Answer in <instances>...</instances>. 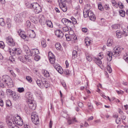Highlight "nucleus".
I'll list each match as a JSON object with an SVG mask.
<instances>
[{"mask_svg": "<svg viewBox=\"0 0 128 128\" xmlns=\"http://www.w3.org/2000/svg\"><path fill=\"white\" fill-rule=\"evenodd\" d=\"M93 12H92L90 10H89L88 11V17L90 18H91V16L92 15H93Z\"/></svg>", "mask_w": 128, "mask_h": 128, "instance_id": "obj_62", "label": "nucleus"}, {"mask_svg": "<svg viewBox=\"0 0 128 128\" xmlns=\"http://www.w3.org/2000/svg\"><path fill=\"white\" fill-rule=\"evenodd\" d=\"M42 88L43 87V86L46 88H47L48 86H49V84L46 79H42Z\"/></svg>", "mask_w": 128, "mask_h": 128, "instance_id": "obj_14", "label": "nucleus"}, {"mask_svg": "<svg viewBox=\"0 0 128 128\" xmlns=\"http://www.w3.org/2000/svg\"><path fill=\"white\" fill-rule=\"evenodd\" d=\"M6 93L12 96L15 94V92H14L12 91V90L10 89H8L6 90Z\"/></svg>", "mask_w": 128, "mask_h": 128, "instance_id": "obj_24", "label": "nucleus"}, {"mask_svg": "<svg viewBox=\"0 0 128 128\" xmlns=\"http://www.w3.org/2000/svg\"><path fill=\"white\" fill-rule=\"evenodd\" d=\"M15 119L14 117L9 116L6 118V122L9 128H19L18 126L16 125Z\"/></svg>", "mask_w": 128, "mask_h": 128, "instance_id": "obj_4", "label": "nucleus"}, {"mask_svg": "<svg viewBox=\"0 0 128 128\" xmlns=\"http://www.w3.org/2000/svg\"><path fill=\"white\" fill-rule=\"evenodd\" d=\"M35 94L37 97H39L41 98L42 97V93L40 90L36 91L34 92Z\"/></svg>", "mask_w": 128, "mask_h": 128, "instance_id": "obj_20", "label": "nucleus"}, {"mask_svg": "<svg viewBox=\"0 0 128 128\" xmlns=\"http://www.w3.org/2000/svg\"><path fill=\"white\" fill-rule=\"evenodd\" d=\"M26 79L29 82H32V78L31 77L29 76H27L26 77Z\"/></svg>", "mask_w": 128, "mask_h": 128, "instance_id": "obj_53", "label": "nucleus"}, {"mask_svg": "<svg viewBox=\"0 0 128 128\" xmlns=\"http://www.w3.org/2000/svg\"><path fill=\"white\" fill-rule=\"evenodd\" d=\"M59 64L56 65V64H54V66L59 73L62 74L63 72V70L61 66H59Z\"/></svg>", "mask_w": 128, "mask_h": 128, "instance_id": "obj_11", "label": "nucleus"}, {"mask_svg": "<svg viewBox=\"0 0 128 128\" xmlns=\"http://www.w3.org/2000/svg\"><path fill=\"white\" fill-rule=\"evenodd\" d=\"M32 110H35L36 107V103L35 101L32 100Z\"/></svg>", "mask_w": 128, "mask_h": 128, "instance_id": "obj_47", "label": "nucleus"}, {"mask_svg": "<svg viewBox=\"0 0 128 128\" xmlns=\"http://www.w3.org/2000/svg\"><path fill=\"white\" fill-rule=\"evenodd\" d=\"M26 96L27 99V101L28 103L32 104V94L30 92H27L26 94Z\"/></svg>", "mask_w": 128, "mask_h": 128, "instance_id": "obj_9", "label": "nucleus"}, {"mask_svg": "<svg viewBox=\"0 0 128 128\" xmlns=\"http://www.w3.org/2000/svg\"><path fill=\"white\" fill-rule=\"evenodd\" d=\"M59 6L61 10L64 12H66L67 10V7L66 6V2L59 3Z\"/></svg>", "mask_w": 128, "mask_h": 128, "instance_id": "obj_10", "label": "nucleus"}, {"mask_svg": "<svg viewBox=\"0 0 128 128\" xmlns=\"http://www.w3.org/2000/svg\"><path fill=\"white\" fill-rule=\"evenodd\" d=\"M70 38L71 41H72L73 42H75L77 40V37L75 34L70 35Z\"/></svg>", "mask_w": 128, "mask_h": 128, "instance_id": "obj_18", "label": "nucleus"}, {"mask_svg": "<svg viewBox=\"0 0 128 128\" xmlns=\"http://www.w3.org/2000/svg\"><path fill=\"white\" fill-rule=\"evenodd\" d=\"M39 53V50L37 49H32V56L38 54Z\"/></svg>", "mask_w": 128, "mask_h": 128, "instance_id": "obj_28", "label": "nucleus"}, {"mask_svg": "<svg viewBox=\"0 0 128 128\" xmlns=\"http://www.w3.org/2000/svg\"><path fill=\"white\" fill-rule=\"evenodd\" d=\"M40 59V57L38 55H36L34 58V59L36 61H38Z\"/></svg>", "mask_w": 128, "mask_h": 128, "instance_id": "obj_58", "label": "nucleus"}, {"mask_svg": "<svg viewBox=\"0 0 128 128\" xmlns=\"http://www.w3.org/2000/svg\"><path fill=\"white\" fill-rule=\"evenodd\" d=\"M14 51L15 54L17 55L20 54L22 52V51L21 50L18 48H15Z\"/></svg>", "mask_w": 128, "mask_h": 128, "instance_id": "obj_25", "label": "nucleus"}, {"mask_svg": "<svg viewBox=\"0 0 128 128\" xmlns=\"http://www.w3.org/2000/svg\"><path fill=\"white\" fill-rule=\"evenodd\" d=\"M48 56L49 58H52L53 57H54L55 56L51 52H48Z\"/></svg>", "mask_w": 128, "mask_h": 128, "instance_id": "obj_56", "label": "nucleus"}, {"mask_svg": "<svg viewBox=\"0 0 128 128\" xmlns=\"http://www.w3.org/2000/svg\"><path fill=\"white\" fill-rule=\"evenodd\" d=\"M24 48L25 52L27 54H29L30 53H31L30 50H29L28 47L26 45L24 46Z\"/></svg>", "mask_w": 128, "mask_h": 128, "instance_id": "obj_19", "label": "nucleus"}, {"mask_svg": "<svg viewBox=\"0 0 128 128\" xmlns=\"http://www.w3.org/2000/svg\"><path fill=\"white\" fill-rule=\"evenodd\" d=\"M107 69L109 73H111L112 72V70L110 67V65H108L107 66Z\"/></svg>", "mask_w": 128, "mask_h": 128, "instance_id": "obj_44", "label": "nucleus"}, {"mask_svg": "<svg viewBox=\"0 0 128 128\" xmlns=\"http://www.w3.org/2000/svg\"><path fill=\"white\" fill-rule=\"evenodd\" d=\"M36 82L37 84L41 88H42V82H40V80H36Z\"/></svg>", "mask_w": 128, "mask_h": 128, "instance_id": "obj_40", "label": "nucleus"}, {"mask_svg": "<svg viewBox=\"0 0 128 128\" xmlns=\"http://www.w3.org/2000/svg\"><path fill=\"white\" fill-rule=\"evenodd\" d=\"M26 25L28 29L32 31V27L31 26V23L28 20L26 21Z\"/></svg>", "mask_w": 128, "mask_h": 128, "instance_id": "obj_21", "label": "nucleus"}, {"mask_svg": "<svg viewBox=\"0 0 128 128\" xmlns=\"http://www.w3.org/2000/svg\"><path fill=\"white\" fill-rule=\"evenodd\" d=\"M88 108L89 109L92 111V109L93 108L92 105L91 104H90V105H89V104H88Z\"/></svg>", "mask_w": 128, "mask_h": 128, "instance_id": "obj_60", "label": "nucleus"}, {"mask_svg": "<svg viewBox=\"0 0 128 128\" xmlns=\"http://www.w3.org/2000/svg\"><path fill=\"white\" fill-rule=\"evenodd\" d=\"M98 8L101 11H103L104 10V7L102 6L101 3H99L98 4Z\"/></svg>", "mask_w": 128, "mask_h": 128, "instance_id": "obj_37", "label": "nucleus"}, {"mask_svg": "<svg viewBox=\"0 0 128 128\" xmlns=\"http://www.w3.org/2000/svg\"><path fill=\"white\" fill-rule=\"evenodd\" d=\"M4 46L5 45L3 42L0 41V47L2 48H3Z\"/></svg>", "mask_w": 128, "mask_h": 128, "instance_id": "obj_54", "label": "nucleus"}, {"mask_svg": "<svg viewBox=\"0 0 128 128\" xmlns=\"http://www.w3.org/2000/svg\"><path fill=\"white\" fill-rule=\"evenodd\" d=\"M42 72L44 76L45 77L47 78L50 75L49 73L47 70H42Z\"/></svg>", "mask_w": 128, "mask_h": 128, "instance_id": "obj_22", "label": "nucleus"}, {"mask_svg": "<svg viewBox=\"0 0 128 128\" xmlns=\"http://www.w3.org/2000/svg\"><path fill=\"white\" fill-rule=\"evenodd\" d=\"M113 42V40L112 39H109L107 41V46H112Z\"/></svg>", "mask_w": 128, "mask_h": 128, "instance_id": "obj_30", "label": "nucleus"}, {"mask_svg": "<svg viewBox=\"0 0 128 128\" xmlns=\"http://www.w3.org/2000/svg\"><path fill=\"white\" fill-rule=\"evenodd\" d=\"M18 33L21 37L24 39H25L26 37V35L25 34V32L21 30H19L18 31Z\"/></svg>", "mask_w": 128, "mask_h": 128, "instance_id": "obj_12", "label": "nucleus"}, {"mask_svg": "<svg viewBox=\"0 0 128 128\" xmlns=\"http://www.w3.org/2000/svg\"><path fill=\"white\" fill-rule=\"evenodd\" d=\"M74 122H77V121L76 120L75 118H73L72 120L69 119L68 121V124L69 125L72 124Z\"/></svg>", "mask_w": 128, "mask_h": 128, "instance_id": "obj_26", "label": "nucleus"}, {"mask_svg": "<svg viewBox=\"0 0 128 128\" xmlns=\"http://www.w3.org/2000/svg\"><path fill=\"white\" fill-rule=\"evenodd\" d=\"M123 58L126 61L128 62V55L126 54L124 55L123 56Z\"/></svg>", "mask_w": 128, "mask_h": 128, "instance_id": "obj_49", "label": "nucleus"}, {"mask_svg": "<svg viewBox=\"0 0 128 128\" xmlns=\"http://www.w3.org/2000/svg\"><path fill=\"white\" fill-rule=\"evenodd\" d=\"M116 35L118 38H120L122 36V33L119 30H117L116 32Z\"/></svg>", "mask_w": 128, "mask_h": 128, "instance_id": "obj_29", "label": "nucleus"}, {"mask_svg": "<svg viewBox=\"0 0 128 128\" xmlns=\"http://www.w3.org/2000/svg\"><path fill=\"white\" fill-rule=\"evenodd\" d=\"M86 59L89 62L92 60V58L90 55L88 54L86 55Z\"/></svg>", "mask_w": 128, "mask_h": 128, "instance_id": "obj_45", "label": "nucleus"}, {"mask_svg": "<svg viewBox=\"0 0 128 128\" xmlns=\"http://www.w3.org/2000/svg\"><path fill=\"white\" fill-rule=\"evenodd\" d=\"M0 24L2 26H4L5 24L4 21V20L3 18H0Z\"/></svg>", "mask_w": 128, "mask_h": 128, "instance_id": "obj_43", "label": "nucleus"}, {"mask_svg": "<svg viewBox=\"0 0 128 128\" xmlns=\"http://www.w3.org/2000/svg\"><path fill=\"white\" fill-rule=\"evenodd\" d=\"M26 6L28 8H31L32 7V5L31 3H26Z\"/></svg>", "mask_w": 128, "mask_h": 128, "instance_id": "obj_61", "label": "nucleus"}, {"mask_svg": "<svg viewBox=\"0 0 128 128\" xmlns=\"http://www.w3.org/2000/svg\"><path fill=\"white\" fill-rule=\"evenodd\" d=\"M70 19V20H69L66 18H63L62 19V21L65 25L72 27L77 23V22L76 19L73 17H72Z\"/></svg>", "mask_w": 128, "mask_h": 128, "instance_id": "obj_2", "label": "nucleus"}, {"mask_svg": "<svg viewBox=\"0 0 128 128\" xmlns=\"http://www.w3.org/2000/svg\"><path fill=\"white\" fill-rule=\"evenodd\" d=\"M62 30L63 32H66L68 31L69 30L68 27L67 26H66L62 28Z\"/></svg>", "mask_w": 128, "mask_h": 128, "instance_id": "obj_52", "label": "nucleus"}, {"mask_svg": "<svg viewBox=\"0 0 128 128\" xmlns=\"http://www.w3.org/2000/svg\"><path fill=\"white\" fill-rule=\"evenodd\" d=\"M78 105L80 107L82 108L83 106V104L82 102H79L78 103Z\"/></svg>", "mask_w": 128, "mask_h": 128, "instance_id": "obj_64", "label": "nucleus"}, {"mask_svg": "<svg viewBox=\"0 0 128 128\" xmlns=\"http://www.w3.org/2000/svg\"><path fill=\"white\" fill-rule=\"evenodd\" d=\"M6 22L8 28H10L12 26L11 22L10 19L8 18H7Z\"/></svg>", "mask_w": 128, "mask_h": 128, "instance_id": "obj_23", "label": "nucleus"}, {"mask_svg": "<svg viewBox=\"0 0 128 128\" xmlns=\"http://www.w3.org/2000/svg\"><path fill=\"white\" fill-rule=\"evenodd\" d=\"M17 91L20 93L24 91V89L23 87L19 88H18Z\"/></svg>", "mask_w": 128, "mask_h": 128, "instance_id": "obj_42", "label": "nucleus"}, {"mask_svg": "<svg viewBox=\"0 0 128 128\" xmlns=\"http://www.w3.org/2000/svg\"><path fill=\"white\" fill-rule=\"evenodd\" d=\"M41 16L40 18L38 20L41 23H42V22H44L45 21V19L44 16Z\"/></svg>", "mask_w": 128, "mask_h": 128, "instance_id": "obj_48", "label": "nucleus"}, {"mask_svg": "<svg viewBox=\"0 0 128 128\" xmlns=\"http://www.w3.org/2000/svg\"><path fill=\"white\" fill-rule=\"evenodd\" d=\"M89 10H86L85 12L84 11V17L86 18L88 16V13Z\"/></svg>", "mask_w": 128, "mask_h": 128, "instance_id": "obj_57", "label": "nucleus"}, {"mask_svg": "<svg viewBox=\"0 0 128 128\" xmlns=\"http://www.w3.org/2000/svg\"><path fill=\"white\" fill-rule=\"evenodd\" d=\"M6 42L9 45L13 46L14 45V42L13 38L10 36H8L6 38Z\"/></svg>", "mask_w": 128, "mask_h": 128, "instance_id": "obj_8", "label": "nucleus"}, {"mask_svg": "<svg viewBox=\"0 0 128 128\" xmlns=\"http://www.w3.org/2000/svg\"><path fill=\"white\" fill-rule=\"evenodd\" d=\"M9 52L10 55L12 56H14L15 54L14 50L11 49H9Z\"/></svg>", "mask_w": 128, "mask_h": 128, "instance_id": "obj_39", "label": "nucleus"}, {"mask_svg": "<svg viewBox=\"0 0 128 128\" xmlns=\"http://www.w3.org/2000/svg\"><path fill=\"white\" fill-rule=\"evenodd\" d=\"M77 55V52L75 50H74L72 52V58L73 59L76 58Z\"/></svg>", "mask_w": 128, "mask_h": 128, "instance_id": "obj_35", "label": "nucleus"}, {"mask_svg": "<svg viewBox=\"0 0 128 128\" xmlns=\"http://www.w3.org/2000/svg\"><path fill=\"white\" fill-rule=\"evenodd\" d=\"M100 24L102 25H103L104 24L105 20L104 19L102 18L100 21Z\"/></svg>", "mask_w": 128, "mask_h": 128, "instance_id": "obj_63", "label": "nucleus"}, {"mask_svg": "<svg viewBox=\"0 0 128 128\" xmlns=\"http://www.w3.org/2000/svg\"><path fill=\"white\" fill-rule=\"evenodd\" d=\"M15 124L20 126H21L23 125V122L20 116H17L15 117Z\"/></svg>", "mask_w": 128, "mask_h": 128, "instance_id": "obj_7", "label": "nucleus"}, {"mask_svg": "<svg viewBox=\"0 0 128 128\" xmlns=\"http://www.w3.org/2000/svg\"><path fill=\"white\" fill-rule=\"evenodd\" d=\"M32 8L34 10V12L36 14H38L42 11L41 7L36 3L32 4Z\"/></svg>", "mask_w": 128, "mask_h": 128, "instance_id": "obj_5", "label": "nucleus"}, {"mask_svg": "<svg viewBox=\"0 0 128 128\" xmlns=\"http://www.w3.org/2000/svg\"><path fill=\"white\" fill-rule=\"evenodd\" d=\"M32 53H30L29 54H27V56L25 58L26 61L29 62H32Z\"/></svg>", "mask_w": 128, "mask_h": 128, "instance_id": "obj_15", "label": "nucleus"}, {"mask_svg": "<svg viewBox=\"0 0 128 128\" xmlns=\"http://www.w3.org/2000/svg\"><path fill=\"white\" fill-rule=\"evenodd\" d=\"M2 80L3 82L6 83L9 88H11L13 86V81L11 78L8 76H3Z\"/></svg>", "mask_w": 128, "mask_h": 128, "instance_id": "obj_3", "label": "nucleus"}, {"mask_svg": "<svg viewBox=\"0 0 128 128\" xmlns=\"http://www.w3.org/2000/svg\"><path fill=\"white\" fill-rule=\"evenodd\" d=\"M50 62L52 64H54L55 62V58L54 57H53V58H49Z\"/></svg>", "mask_w": 128, "mask_h": 128, "instance_id": "obj_46", "label": "nucleus"}, {"mask_svg": "<svg viewBox=\"0 0 128 128\" xmlns=\"http://www.w3.org/2000/svg\"><path fill=\"white\" fill-rule=\"evenodd\" d=\"M12 98L14 100L16 101L18 100H20V96L19 94H14L12 95Z\"/></svg>", "mask_w": 128, "mask_h": 128, "instance_id": "obj_16", "label": "nucleus"}, {"mask_svg": "<svg viewBox=\"0 0 128 128\" xmlns=\"http://www.w3.org/2000/svg\"><path fill=\"white\" fill-rule=\"evenodd\" d=\"M91 40L88 38H86L85 40V41L86 46H89L91 44Z\"/></svg>", "mask_w": 128, "mask_h": 128, "instance_id": "obj_27", "label": "nucleus"}, {"mask_svg": "<svg viewBox=\"0 0 128 128\" xmlns=\"http://www.w3.org/2000/svg\"><path fill=\"white\" fill-rule=\"evenodd\" d=\"M39 18L36 17H34L32 18V22L35 24H36L38 22Z\"/></svg>", "mask_w": 128, "mask_h": 128, "instance_id": "obj_38", "label": "nucleus"}, {"mask_svg": "<svg viewBox=\"0 0 128 128\" xmlns=\"http://www.w3.org/2000/svg\"><path fill=\"white\" fill-rule=\"evenodd\" d=\"M101 60L99 58V57H96L95 59V61L96 64L98 66L101 65L102 64Z\"/></svg>", "mask_w": 128, "mask_h": 128, "instance_id": "obj_17", "label": "nucleus"}, {"mask_svg": "<svg viewBox=\"0 0 128 128\" xmlns=\"http://www.w3.org/2000/svg\"><path fill=\"white\" fill-rule=\"evenodd\" d=\"M91 18H90V19L92 21H94L96 20V17H95L94 14L93 13V15H92L91 16Z\"/></svg>", "mask_w": 128, "mask_h": 128, "instance_id": "obj_50", "label": "nucleus"}, {"mask_svg": "<svg viewBox=\"0 0 128 128\" xmlns=\"http://www.w3.org/2000/svg\"><path fill=\"white\" fill-rule=\"evenodd\" d=\"M118 5L119 7L120 8H123L124 7V5L122 2H119Z\"/></svg>", "mask_w": 128, "mask_h": 128, "instance_id": "obj_55", "label": "nucleus"}, {"mask_svg": "<svg viewBox=\"0 0 128 128\" xmlns=\"http://www.w3.org/2000/svg\"><path fill=\"white\" fill-rule=\"evenodd\" d=\"M65 36L66 37V40L68 41H71L70 36H69L68 35H66Z\"/></svg>", "mask_w": 128, "mask_h": 128, "instance_id": "obj_59", "label": "nucleus"}, {"mask_svg": "<svg viewBox=\"0 0 128 128\" xmlns=\"http://www.w3.org/2000/svg\"><path fill=\"white\" fill-rule=\"evenodd\" d=\"M123 33L125 36L128 35V30L126 29H124L123 30Z\"/></svg>", "mask_w": 128, "mask_h": 128, "instance_id": "obj_41", "label": "nucleus"}, {"mask_svg": "<svg viewBox=\"0 0 128 128\" xmlns=\"http://www.w3.org/2000/svg\"><path fill=\"white\" fill-rule=\"evenodd\" d=\"M46 24L50 28H52L53 27L52 22L49 20L46 21Z\"/></svg>", "mask_w": 128, "mask_h": 128, "instance_id": "obj_31", "label": "nucleus"}, {"mask_svg": "<svg viewBox=\"0 0 128 128\" xmlns=\"http://www.w3.org/2000/svg\"><path fill=\"white\" fill-rule=\"evenodd\" d=\"M41 44L42 47L44 48L46 47V40L44 39H43L41 41Z\"/></svg>", "mask_w": 128, "mask_h": 128, "instance_id": "obj_34", "label": "nucleus"}, {"mask_svg": "<svg viewBox=\"0 0 128 128\" xmlns=\"http://www.w3.org/2000/svg\"><path fill=\"white\" fill-rule=\"evenodd\" d=\"M119 13L121 16L122 17L124 16L125 15V12L124 10H121L119 11Z\"/></svg>", "mask_w": 128, "mask_h": 128, "instance_id": "obj_33", "label": "nucleus"}, {"mask_svg": "<svg viewBox=\"0 0 128 128\" xmlns=\"http://www.w3.org/2000/svg\"><path fill=\"white\" fill-rule=\"evenodd\" d=\"M20 16L21 17L24 18H25L27 16V13L26 11L24 12H23L20 13Z\"/></svg>", "mask_w": 128, "mask_h": 128, "instance_id": "obj_32", "label": "nucleus"}, {"mask_svg": "<svg viewBox=\"0 0 128 128\" xmlns=\"http://www.w3.org/2000/svg\"><path fill=\"white\" fill-rule=\"evenodd\" d=\"M55 46L57 50H59L61 48V46L60 43H57L55 44Z\"/></svg>", "mask_w": 128, "mask_h": 128, "instance_id": "obj_36", "label": "nucleus"}, {"mask_svg": "<svg viewBox=\"0 0 128 128\" xmlns=\"http://www.w3.org/2000/svg\"><path fill=\"white\" fill-rule=\"evenodd\" d=\"M123 49V48L121 47L116 46L114 49L113 52H108L107 53V56L108 61H110L111 60L112 56L114 57L119 56Z\"/></svg>", "mask_w": 128, "mask_h": 128, "instance_id": "obj_1", "label": "nucleus"}, {"mask_svg": "<svg viewBox=\"0 0 128 128\" xmlns=\"http://www.w3.org/2000/svg\"><path fill=\"white\" fill-rule=\"evenodd\" d=\"M55 34L58 37L61 38L63 36L64 34L60 30H57L55 32Z\"/></svg>", "mask_w": 128, "mask_h": 128, "instance_id": "obj_13", "label": "nucleus"}, {"mask_svg": "<svg viewBox=\"0 0 128 128\" xmlns=\"http://www.w3.org/2000/svg\"><path fill=\"white\" fill-rule=\"evenodd\" d=\"M6 105L8 107L11 105V103L10 100H8L6 101Z\"/></svg>", "mask_w": 128, "mask_h": 128, "instance_id": "obj_51", "label": "nucleus"}, {"mask_svg": "<svg viewBox=\"0 0 128 128\" xmlns=\"http://www.w3.org/2000/svg\"><path fill=\"white\" fill-rule=\"evenodd\" d=\"M32 122L36 125L39 124V118L38 116L35 112H32Z\"/></svg>", "mask_w": 128, "mask_h": 128, "instance_id": "obj_6", "label": "nucleus"}]
</instances>
